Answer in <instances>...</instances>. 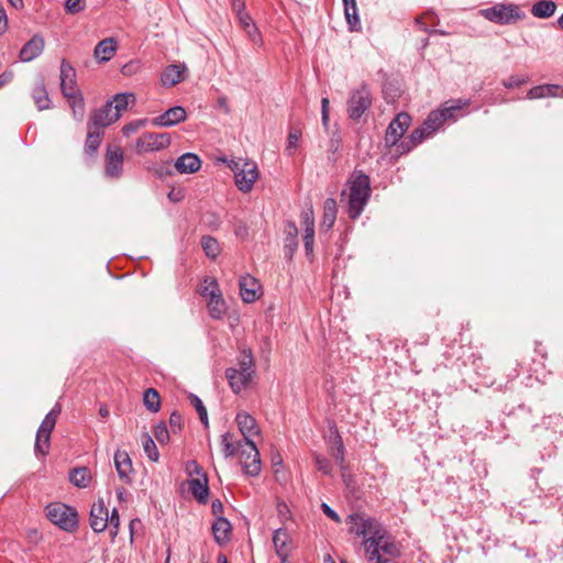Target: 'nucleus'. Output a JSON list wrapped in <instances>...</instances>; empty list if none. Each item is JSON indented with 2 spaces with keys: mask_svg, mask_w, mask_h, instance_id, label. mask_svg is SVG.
<instances>
[{
  "mask_svg": "<svg viewBox=\"0 0 563 563\" xmlns=\"http://www.w3.org/2000/svg\"><path fill=\"white\" fill-rule=\"evenodd\" d=\"M351 523L350 532L363 538V547L368 554L371 563H389L380 553V543L387 538V530L375 518L364 514H352L349 516Z\"/></svg>",
  "mask_w": 563,
  "mask_h": 563,
  "instance_id": "nucleus-1",
  "label": "nucleus"
},
{
  "mask_svg": "<svg viewBox=\"0 0 563 563\" xmlns=\"http://www.w3.org/2000/svg\"><path fill=\"white\" fill-rule=\"evenodd\" d=\"M347 214L352 220L357 219L369 201L371 179L363 172H355L347 180Z\"/></svg>",
  "mask_w": 563,
  "mask_h": 563,
  "instance_id": "nucleus-2",
  "label": "nucleus"
},
{
  "mask_svg": "<svg viewBox=\"0 0 563 563\" xmlns=\"http://www.w3.org/2000/svg\"><path fill=\"white\" fill-rule=\"evenodd\" d=\"M238 366V368L230 367L225 371V377L235 394H239L249 385L255 372L254 358L250 349L241 350Z\"/></svg>",
  "mask_w": 563,
  "mask_h": 563,
  "instance_id": "nucleus-3",
  "label": "nucleus"
},
{
  "mask_svg": "<svg viewBox=\"0 0 563 563\" xmlns=\"http://www.w3.org/2000/svg\"><path fill=\"white\" fill-rule=\"evenodd\" d=\"M47 519L60 530L75 532L78 528V512L64 503H51L45 508Z\"/></svg>",
  "mask_w": 563,
  "mask_h": 563,
  "instance_id": "nucleus-4",
  "label": "nucleus"
},
{
  "mask_svg": "<svg viewBox=\"0 0 563 563\" xmlns=\"http://www.w3.org/2000/svg\"><path fill=\"white\" fill-rule=\"evenodd\" d=\"M373 95L369 86L365 82L350 91L346 101V113L352 121H358L372 107Z\"/></svg>",
  "mask_w": 563,
  "mask_h": 563,
  "instance_id": "nucleus-5",
  "label": "nucleus"
},
{
  "mask_svg": "<svg viewBox=\"0 0 563 563\" xmlns=\"http://www.w3.org/2000/svg\"><path fill=\"white\" fill-rule=\"evenodd\" d=\"M229 168L234 173V180L238 189L242 192H250L258 178L257 165L253 161L231 159Z\"/></svg>",
  "mask_w": 563,
  "mask_h": 563,
  "instance_id": "nucleus-6",
  "label": "nucleus"
},
{
  "mask_svg": "<svg viewBox=\"0 0 563 563\" xmlns=\"http://www.w3.org/2000/svg\"><path fill=\"white\" fill-rule=\"evenodd\" d=\"M479 14L486 20L500 25L512 24L525 18V13L514 3H496L482 9Z\"/></svg>",
  "mask_w": 563,
  "mask_h": 563,
  "instance_id": "nucleus-7",
  "label": "nucleus"
},
{
  "mask_svg": "<svg viewBox=\"0 0 563 563\" xmlns=\"http://www.w3.org/2000/svg\"><path fill=\"white\" fill-rule=\"evenodd\" d=\"M62 408L59 404H55L52 410L44 417L36 433L35 451L47 454L49 448L51 433L55 428L56 420L60 413Z\"/></svg>",
  "mask_w": 563,
  "mask_h": 563,
  "instance_id": "nucleus-8",
  "label": "nucleus"
},
{
  "mask_svg": "<svg viewBox=\"0 0 563 563\" xmlns=\"http://www.w3.org/2000/svg\"><path fill=\"white\" fill-rule=\"evenodd\" d=\"M170 135L168 133H143L135 143V152L141 155L148 152H158L170 145Z\"/></svg>",
  "mask_w": 563,
  "mask_h": 563,
  "instance_id": "nucleus-9",
  "label": "nucleus"
},
{
  "mask_svg": "<svg viewBox=\"0 0 563 563\" xmlns=\"http://www.w3.org/2000/svg\"><path fill=\"white\" fill-rule=\"evenodd\" d=\"M411 124V117L406 112L398 113L389 123L386 134L385 143L387 146H395L409 129Z\"/></svg>",
  "mask_w": 563,
  "mask_h": 563,
  "instance_id": "nucleus-10",
  "label": "nucleus"
},
{
  "mask_svg": "<svg viewBox=\"0 0 563 563\" xmlns=\"http://www.w3.org/2000/svg\"><path fill=\"white\" fill-rule=\"evenodd\" d=\"M247 448L241 450L240 463L244 473L249 476H258L262 470L260 452L255 442L245 444Z\"/></svg>",
  "mask_w": 563,
  "mask_h": 563,
  "instance_id": "nucleus-11",
  "label": "nucleus"
},
{
  "mask_svg": "<svg viewBox=\"0 0 563 563\" xmlns=\"http://www.w3.org/2000/svg\"><path fill=\"white\" fill-rule=\"evenodd\" d=\"M59 79L60 91L65 98H70L74 97L75 93L81 92L77 86L76 70L66 59H62L60 62Z\"/></svg>",
  "mask_w": 563,
  "mask_h": 563,
  "instance_id": "nucleus-12",
  "label": "nucleus"
},
{
  "mask_svg": "<svg viewBox=\"0 0 563 563\" xmlns=\"http://www.w3.org/2000/svg\"><path fill=\"white\" fill-rule=\"evenodd\" d=\"M123 151L119 145H110L104 158V174L109 178H119L123 172Z\"/></svg>",
  "mask_w": 563,
  "mask_h": 563,
  "instance_id": "nucleus-13",
  "label": "nucleus"
},
{
  "mask_svg": "<svg viewBox=\"0 0 563 563\" xmlns=\"http://www.w3.org/2000/svg\"><path fill=\"white\" fill-rule=\"evenodd\" d=\"M187 119L186 110L181 106H175L151 120V124L158 128H170Z\"/></svg>",
  "mask_w": 563,
  "mask_h": 563,
  "instance_id": "nucleus-14",
  "label": "nucleus"
},
{
  "mask_svg": "<svg viewBox=\"0 0 563 563\" xmlns=\"http://www.w3.org/2000/svg\"><path fill=\"white\" fill-rule=\"evenodd\" d=\"M119 120L118 112H114L112 102H106L100 109L95 110L88 121V124L91 126L99 128V130H103V128L112 124L113 122Z\"/></svg>",
  "mask_w": 563,
  "mask_h": 563,
  "instance_id": "nucleus-15",
  "label": "nucleus"
},
{
  "mask_svg": "<svg viewBox=\"0 0 563 563\" xmlns=\"http://www.w3.org/2000/svg\"><path fill=\"white\" fill-rule=\"evenodd\" d=\"M235 421L240 432L244 438V444L254 442L252 440V437L260 434V428L257 426L255 418H253L250 413L245 411H241L236 413Z\"/></svg>",
  "mask_w": 563,
  "mask_h": 563,
  "instance_id": "nucleus-16",
  "label": "nucleus"
},
{
  "mask_svg": "<svg viewBox=\"0 0 563 563\" xmlns=\"http://www.w3.org/2000/svg\"><path fill=\"white\" fill-rule=\"evenodd\" d=\"M89 523L96 533L103 532L108 527V508L102 499L95 503L90 510Z\"/></svg>",
  "mask_w": 563,
  "mask_h": 563,
  "instance_id": "nucleus-17",
  "label": "nucleus"
},
{
  "mask_svg": "<svg viewBox=\"0 0 563 563\" xmlns=\"http://www.w3.org/2000/svg\"><path fill=\"white\" fill-rule=\"evenodd\" d=\"M114 466L119 478L125 484L132 483V460L126 451L118 450L114 453Z\"/></svg>",
  "mask_w": 563,
  "mask_h": 563,
  "instance_id": "nucleus-18",
  "label": "nucleus"
},
{
  "mask_svg": "<svg viewBox=\"0 0 563 563\" xmlns=\"http://www.w3.org/2000/svg\"><path fill=\"white\" fill-rule=\"evenodd\" d=\"M301 224L305 228L303 244L307 256L313 253L314 242V217L312 209H307L301 212Z\"/></svg>",
  "mask_w": 563,
  "mask_h": 563,
  "instance_id": "nucleus-19",
  "label": "nucleus"
},
{
  "mask_svg": "<svg viewBox=\"0 0 563 563\" xmlns=\"http://www.w3.org/2000/svg\"><path fill=\"white\" fill-rule=\"evenodd\" d=\"M273 544L278 558L285 562L291 552V538L285 528H278L273 534Z\"/></svg>",
  "mask_w": 563,
  "mask_h": 563,
  "instance_id": "nucleus-20",
  "label": "nucleus"
},
{
  "mask_svg": "<svg viewBox=\"0 0 563 563\" xmlns=\"http://www.w3.org/2000/svg\"><path fill=\"white\" fill-rule=\"evenodd\" d=\"M330 430H331V434H330V439H329V441L331 443L330 452H331L332 456L334 457L335 462L338 463V465L340 466V468L342 471H345L346 470L345 449H344L342 437L340 435L335 426H332L330 428Z\"/></svg>",
  "mask_w": 563,
  "mask_h": 563,
  "instance_id": "nucleus-21",
  "label": "nucleus"
},
{
  "mask_svg": "<svg viewBox=\"0 0 563 563\" xmlns=\"http://www.w3.org/2000/svg\"><path fill=\"white\" fill-rule=\"evenodd\" d=\"M44 38L35 34L27 41L20 51L19 57L22 62L27 63L40 56L44 49Z\"/></svg>",
  "mask_w": 563,
  "mask_h": 563,
  "instance_id": "nucleus-22",
  "label": "nucleus"
},
{
  "mask_svg": "<svg viewBox=\"0 0 563 563\" xmlns=\"http://www.w3.org/2000/svg\"><path fill=\"white\" fill-rule=\"evenodd\" d=\"M201 159L197 154L185 153L175 162V168L179 174H192L200 169Z\"/></svg>",
  "mask_w": 563,
  "mask_h": 563,
  "instance_id": "nucleus-23",
  "label": "nucleus"
},
{
  "mask_svg": "<svg viewBox=\"0 0 563 563\" xmlns=\"http://www.w3.org/2000/svg\"><path fill=\"white\" fill-rule=\"evenodd\" d=\"M189 490L200 504H206L209 497L208 476L192 477L188 481Z\"/></svg>",
  "mask_w": 563,
  "mask_h": 563,
  "instance_id": "nucleus-24",
  "label": "nucleus"
},
{
  "mask_svg": "<svg viewBox=\"0 0 563 563\" xmlns=\"http://www.w3.org/2000/svg\"><path fill=\"white\" fill-rule=\"evenodd\" d=\"M240 295L244 302L251 303L257 299L258 282L250 276H242L239 280Z\"/></svg>",
  "mask_w": 563,
  "mask_h": 563,
  "instance_id": "nucleus-25",
  "label": "nucleus"
},
{
  "mask_svg": "<svg viewBox=\"0 0 563 563\" xmlns=\"http://www.w3.org/2000/svg\"><path fill=\"white\" fill-rule=\"evenodd\" d=\"M231 532V522L223 516H219L212 523V534L218 544L227 543L230 540Z\"/></svg>",
  "mask_w": 563,
  "mask_h": 563,
  "instance_id": "nucleus-26",
  "label": "nucleus"
},
{
  "mask_svg": "<svg viewBox=\"0 0 563 563\" xmlns=\"http://www.w3.org/2000/svg\"><path fill=\"white\" fill-rule=\"evenodd\" d=\"M117 51V42L112 37L100 41L93 51V56L101 63H106L112 58Z\"/></svg>",
  "mask_w": 563,
  "mask_h": 563,
  "instance_id": "nucleus-27",
  "label": "nucleus"
},
{
  "mask_svg": "<svg viewBox=\"0 0 563 563\" xmlns=\"http://www.w3.org/2000/svg\"><path fill=\"white\" fill-rule=\"evenodd\" d=\"M563 92V88L559 85L553 84H544L532 87L528 93V99H541V98H549V97H559L561 96L559 92Z\"/></svg>",
  "mask_w": 563,
  "mask_h": 563,
  "instance_id": "nucleus-28",
  "label": "nucleus"
},
{
  "mask_svg": "<svg viewBox=\"0 0 563 563\" xmlns=\"http://www.w3.org/2000/svg\"><path fill=\"white\" fill-rule=\"evenodd\" d=\"M32 98L34 100L35 106L40 111L47 110L52 107V101L49 99L46 86L43 79H40L38 82L35 84L32 90Z\"/></svg>",
  "mask_w": 563,
  "mask_h": 563,
  "instance_id": "nucleus-29",
  "label": "nucleus"
},
{
  "mask_svg": "<svg viewBox=\"0 0 563 563\" xmlns=\"http://www.w3.org/2000/svg\"><path fill=\"white\" fill-rule=\"evenodd\" d=\"M185 66L169 65L167 66L161 76V81L165 87H173L184 79Z\"/></svg>",
  "mask_w": 563,
  "mask_h": 563,
  "instance_id": "nucleus-30",
  "label": "nucleus"
},
{
  "mask_svg": "<svg viewBox=\"0 0 563 563\" xmlns=\"http://www.w3.org/2000/svg\"><path fill=\"white\" fill-rule=\"evenodd\" d=\"M87 139L85 142V153L89 156L96 154L97 150L100 146L101 139L103 136V130H99V128L91 126V124H87Z\"/></svg>",
  "mask_w": 563,
  "mask_h": 563,
  "instance_id": "nucleus-31",
  "label": "nucleus"
},
{
  "mask_svg": "<svg viewBox=\"0 0 563 563\" xmlns=\"http://www.w3.org/2000/svg\"><path fill=\"white\" fill-rule=\"evenodd\" d=\"M338 213V205L335 199L328 198L323 203V216L321 221V229L329 231L334 225Z\"/></svg>",
  "mask_w": 563,
  "mask_h": 563,
  "instance_id": "nucleus-32",
  "label": "nucleus"
},
{
  "mask_svg": "<svg viewBox=\"0 0 563 563\" xmlns=\"http://www.w3.org/2000/svg\"><path fill=\"white\" fill-rule=\"evenodd\" d=\"M344 14L351 31H357L361 27V21L357 14L356 0H343Z\"/></svg>",
  "mask_w": 563,
  "mask_h": 563,
  "instance_id": "nucleus-33",
  "label": "nucleus"
},
{
  "mask_svg": "<svg viewBox=\"0 0 563 563\" xmlns=\"http://www.w3.org/2000/svg\"><path fill=\"white\" fill-rule=\"evenodd\" d=\"M556 4L552 0H541L536 2L531 8L533 16L539 19H548L554 14Z\"/></svg>",
  "mask_w": 563,
  "mask_h": 563,
  "instance_id": "nucleus-34",
  "label": "nucleus"
},
{
  "mask_svg": "<svg viewBox=\"0 0 563 563\" xmlns=\"http://www.w3.org/2000/svg\"><path fill=\"white\" fill-rule=\"evenodd\" d=\"M136 100L135 95L132 92H120L113 96L112 100H108V102H112V107L114 112H118L119 118L122 112L126 110L129 103H134Z\"/></svg>",
  "mask_w": 563,
  "mask_h": 563,
  "instance_id": "nucleus-35",
  "label": "nucleus"
},
{
  "mask_svg": "<svg viewBox=\"0 0 563 563\" xmlns=\"http://www.w3.org/2000/svg\"><path fill=\"white\" fill-rule=\"evenodd\" d=\"M232 439L233 435L230 432H225L221 435L222 452L225 457H232L243 449L241 441L234 443Z\"/></svg>",
  "mask_w": 563,
  "mask_h": 563,
  "instance_id": "nucleus-36",
  "label": "nucleus"
},
{
  "mask_svg": "<svg viewBox=\"0 0 563 563\" xmlns=\"http://www.w3.org/2000/svg\"><path fill=\"white\" fill-rule=\"evenodd\" d=\"M69 481L76 487L86 488L90 483V471L87 467L74 468L69 474Z\"/></svg>",
  "mask_w": 563,
  "mask_h": 563,
  "instance_id": "nucleus-37",
  "label": "nucleus"
},
{
  "mask_svg": "<svg viewBox=\"0 0 563 563\" xmlns=\"http://www.w3.org/2000/svg\"><path fill=\"white\" fill-rule=\"evenodd\" d=\"M468 104H470V100L457 99V100H453L452 104L445 106L442 109H438V110H439V112H442L444 121L456 120L457 112L461 111L463 108L467 107Z\"/></svg>",
  "mask_w": 563,
  "mask_h": 563,
  "instance_id": "nucleus-38",
  "label": "nucleus"
},
{
  "mask_svg": "<svg viewBox=\"0 0 563 563\" xmlns=\"http://www.w3.org/2000/svg\"><path fill=\"white\" fill-rule=\"evenodd\" d=\"M66 99L69 102L74 118L78 121H81L85 115V111H86V104H85V99H84L82 93L78 92V93H75L74 97L66 98Z\"/></svg>",
  "mask_w": 563,
  "mask_h": 563,
  "instance_id": "nucleus-39",
  "label": "nucleus"
},
{
  "mask_svg": "<svg viewBox=\"0 0 563 563\" xmlns=\"http://www.w3.org/2000/svg\"><path fill=\"white\" fill-rule=\"evenodd\" d=\"M143 402L151 412H157L161 409L159 394L154 388H147L143 394Z\"/></svg>",
  "mask_w": 563,
  "mask_h": 563,
  "instance_id": "nucleus-40",
  "label": "nucleus"
},
{
  "mask_svg": "<svg viewBox=\"0 0 563 563\" xmlns=\"http://www.w3.org/2000/svg\"><path fill=\"white\" fill-rule=\"evenodd\" d=\"M444 122L445 121L442 112L434 110L429 113L422 124L427 128L428 132L433 135L443 125Z\"/></svg>",
  "mask_w": 563,
  "mask_h": 563,
  "instance_id": "nucleus-41",
  "label": "nucleus"
},
{
  "mask_svg": "<svg viewBox=\"0 0 563 563\" xmlns=\"http://www.w3.org/2000/svg\"><path fill=\"white\" fill-rule=\"evenodd\" d=\"M208 309L211 318L221 319L223 317L227 308L221 294L209 299Z\"/></svg>",
  "mask_w": 563,
  "mask_h": 563,
  "instance_id": "nucleus-42",
  "label": "nucleus"
},
{
  "mask_svg": "<svg viewBox=\"0 0 563 563\" xmlns=\"http://www.w3.org/2000/svg\"><path fill=\"white\" fill-rule=\"evenodd\" d=\"M201 246L206 255L212 260H214L220 253L219 242L210 235L202 236Z\"/></svg>",
  "mask_w": 563,
  "mask_h": 563,
  "instance_id": "nucleus-43",
  "label": "nucleus"
},
{
  "mask_svg": "<svg viewBox=\"0 0 563 563\" xmlns=\"http://www.w3.org/2000/svg\"><path fill=\"white\" fill-rule=\"evenodd\" d=\"M142 445H143L144 453L146 454L148 460H151L153 462H157L159 459V453H158V450H157V446H156L154 440L151 438L150 434H147V433L143 434Z\"/></svg>",
  "mask_w": 563,
  "mask_h": 563,
  "instance_id": "nucleus-44",
  "label": "nucleus"
},
{
  "mask_svg": "<svg viewBox=\"0 0 563 563\" xmlns=\"http://www.w3.org/2000/svg\"><path fill=\"white\" fill-rule=\"evenodd\" d=\"M313 461L316 464V467L319 472H321L323 475L331 476L332 475V465L331 462L320 454L313 455Z\"/></svg>",
  "mask_w": 563,
  "mask_h": 563,
  "instance_id": "nucleus-45",
  "label": "nucleus"
},
{
  "mask_svg": "<svg viewBox=\"0 0 563 563\" xmlns=\"http://www.w3.org/2000/svg\"><path fill=\"white\" fill-rule=\"evenodd\" d=\"M205 283L206 285L200 290L202 297L211 299L221 294L219 285L216 282V279H211L210 282L206 279Z\"/></svg>",
  "mask_w": 563,
  "mask_h": 563,
  "instance_id": "nucleus-46",
  "label": "nucleus"
},
{
  "mask_svg": "<svg viewBox=\"0 0 563 563\" xmlns=\"http://www.w3.org/2000/svg\"><path fill=\"white\" fill-rule=\"evenodd\" d=\"M300 139V131L299 130H291L287 137V145L285 148V152L287 155L292 156L297 150L298 142Z\"/></svg>",
  "mask_w": 563,
  "mask_h": 563,
  "instance_id": "nucleus-47",
  "label": "nucleus"
},
{
  "mask_svg": "<svg viewBox=\"0 0 563 563\" xmlns=\"http://www.w3.org/2000/svg\"><path fill=\"white\" fill-rule=\"evenodd\" d=\"M430 136L432 135L428 132L427 128L423 124L415 129L409 135V137L411 139V143L416 144L417 146Z\"/></svg>",
  "mask_w": 563,
  "mask_h": 563,
  "instance_id": "nucleus-48",
  "label": "nucleus"
},
{
  "mask_svg": "<svg viewBox=\"0 0 563 563\" xmlns=\"http://www.w3.org/2000/svg\"><path fill=\"white\" fill-rule=\"evenodd\" d=\"M154 437L161 444H166L169 441V431L165 422H159L154 428Z\"/></svg>",
  "mask_w": 563,
  "mask_h": 563,
  "instance_id": "nucleus-49",
  "label": "nucleus"
},
{
  "mask_svg": "<svg viewBox=\"0 0 563 563\" xmlns=\"http://www.w3.org/2000/svg\"><path fill=\"white\" fill-rule=\"evenodd\" d=\"M148 121L146 119H137L133 120L130 123L125 124L122 128V134L124 136H130L131 134L137 132L141 128H143Z\"/></svg>",
  "mask_w": 563,
  "mask_h": 563,
  "instance_id": "nucleus-50",
  "label": "nucleus"
},
{
  "mask_svg": "<svg viewBox=\"0 0 563 563\" xmlns=\"http://www.w3.org/2000/svg\"><path fill=\"white\" fill-rule=\"evenodd\" d=\"M383 552L384 554L390 555V556H398L399 555V549L395 544L394 541L389 539V536L387 534V538L384 539V541L380 543L379 552Z\"/></svg>",
  "mask_w": 563,
  "mask_h": 563,
  "instance_id": "nucleus-51",
  "label": "nucleus"
},
{
  "mask_svg": "<svg viewBox=\"0 0 563 563\" xmlns=\"http://www.w3.org/2000/svg\"><path fill=\"white\" fill-rule=\"evenodd\" d=\"M185 471L191 478L196 475V477H201L202 475H207L203 468L195 461H188L185 465Z\"/></svg>",
  "mask_w": 563,
  "mask_h": 563,
  "instance_id": "nucleus-52",
  "label": "nucleus"
},
{
  "mask_svg": "<svg viewBox=\"0 0 563 563\" xmlns=\"http://www.w3.org/2000/svg\"><path fill=\"white\" fill-rule=\"evenodd\" d=\"M563 418L561 415H550L543 418L542 424L547 429H552L554 432H556V428L562 424Z\"/></svg>",
  "mask_w": 563,
  "mask_h": 563,
  "instance_id": "nucleus-53",
  "label": "nucleus"
},
{
  "mask_svg": "<svg viewBox=\"0 0 563 563\" xmlns=\"http://www.w3.org/2000/svg\"><path fill=\"white\" fill-rule=\"evenodd\" d=\"M108 526L111 528L110 533L112 538H115L120 526L119 511L115 508L112 509L110 516L108 515Z\"/></svg>",
  "mask_w": 563,
  "mask_h": 563,
  "instance_id": "nucleus-54",
  "label": "nucleus"
},
{
  "mask_svg": "<svg viewBox=\"0 0 563 563\" xmlns=\"http://www.w3.org/2000/svg\"><path fill=\"white\" fill-rule=\"evenodd\" d=\"M169 427L173 433H178L183 427V417L178 411H174L169 417Z\"/></svg>",
  "mask_w": 563,
  "mask_h": 563,
  "instance_id": "nucleus-55",
  "label": "nucleus"
},
{
  "mask_svg": "<svg viewBox=\"0 0 563 563\" xmlns=\"http://www.w3.org/2000/svg\"><path fill=\"white\" fill-rule=\"evenodd\" d=\"M65 9L70 14L78 13L85 9V0H66Z\"/></svg>",
  "mask_w": 563,
  "mask_h": 563,
  "instance_id": "nucleus-56",
  "label": "nucleus"
},
{
  "mask_svg": "<svg viewBox=\"0 0 563 563\" xmlns=\"http://www.w3.org/2000/svg\"><path fill=\"white\" fill-rule=\"evenodd\" d=\"M286 234H287L286 241L288 242V244L296 247L298 230H297L295 222L289 221L287 223Z\"/></svg>",
  "mask_w": 563,
  "mask_h": 563,
  "instance_id": "nucleus-57",
  "label": "nucleus"
},
{
  "mask_svg": "<svg viewBox=\"0 0 563 563\" xmlns=\"http://www.w3.org/2000/svg\"><path fill=\"white\" fill-rule=\"evenodd\" d=\"M527 81H528V77L514 75V76H510L508 79L504 80L503 85L506 88L510 89V88L519 87V86L526 84Z\"/></svg>",
  "mask_w": 563,
  "mask_h": 563,
  "instance_id": "nucleus-58",
  "label": "nucleus"
},
{
  "mask_svg": "<svg viewBox=\"0 0 563 563\" xmlns=\"http://www.w3.org/2000/svg\"><path fill=\"white\" fill-rule=\"evenodd\" d=\"M236 16H238L239 22H240L241 26L243 27V30L245 27H249L252 24H254L252 18L250 16V14L247 12H245V10L238 12Z\"/></svg>",
  "mask_w": 563,
  "mask_h": 563,
  "instance_id": "nucleus-59",
  "label": "nucleus"
},
{
  "mask_svg": "<svg viewBox=\"0 0 563 563\" xmlns=\"http://www.w3.org/2000/svg\"><path fill=\"white\" fill-rule=\"evenodd\" d=\"M321 509L323 514L335 522H340L341 518L335 510H333L328 504L322 503Z\"/></svg>",
  "mask_w": 563,
  "mask_h": 563,
  "instance_id": "nucleus-60",
  "label": "nucleus"
},
{
  "mask_svg": "<svg viewBox=\"0 0 563 563\" xmlns=\"http://www.w3.org/2000/svg\"><path fill=\"white\" fill-rule=\"evenodd\" d=\"M188 399L190 404L195 407L197 413H201V411L206 410L202 400L195 394H189Z\"/></svg>",
  "mask_w": 563,
  "mask_h": 563,
  "instance_id": "nucleus-61",
  "label": "nucleus"
},
{
  "mask_svg": "<svg viewBox=\"0 0 563 563\" xmlns=\"http://www.w3.org/2000/svg\"><path fill=\"white\" fill-rule=\"evenodd\" d=\"M321 113H322V124L324 126L328 125L329 122V99L322 98L321 100Z\"/></svg>",
  "mask_w": 563,
  "mask_h": 563,
  "instance_id": "nucleus-62",
  "label": "nucleus"
},
{
  "mask_svg": "<svg viewBox=\"0 0 563 563\" xmlns=\"http://www.w3.org/2000/svg\"><path fill=\"white\" fill-rule=\"evenodd\" d=\"M416 146V144L411 143V139L408 137L399 143L398 151L400 154H406L409 153Z\"/></svg>",
  "mask_w": 563,
  "mask_h": 563,
  "instance_id": "nucleus-63",
  "label": "nucleus"
},
{
  "mask_svg": "<svg viewBox=\"0 0 563 563\" xmlns=\"http://www.w3.org/2000/svg\"><path fill=\"white\" fill-rule=\"evenodd\" d=\"M244 31L246 32V34L251 38V41H253L254 43H256L261 37L255 24H252L251 26L245 27Z\"/></svg>",
  "mask_w": 563,
  "mask_h": 563,
  "instance_id": "nucleus-64",
  "label": "nucleus"
}]
</instances>
